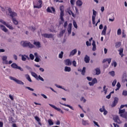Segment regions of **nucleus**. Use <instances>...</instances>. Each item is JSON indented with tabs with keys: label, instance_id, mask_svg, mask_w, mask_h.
Segmentation results:
<instances>
[{
	"label": "nucleus",
	"instance_id": "64",
	"mask_svg": "<svg viewBox=\"0 0 127 127\" xmlns=\"http://www.w3.org/2000/svg\"><path fill=\"white\" fill-rule=\"evenodd\" d=\"M67 12H68V14H69V15H71V14H72V13L73 12L72 11V10L68 9V10H67Z\"/></svg>",
	"mask_w": 127,
	"mask_h": 127
},
{
	"label": "nucleus",
	"instance_id": "29",
	"mask_svg": "<svg viewBox=\"0 0 127 127\" xmlns=\"http://www.w3.org/2000/svg\"><path fill=\"white\" fill-rule=\"evenodd\" d=\"M64 71L65 72H70V71H71V67L68 66H65L64 68Z\"/></svg>",
	"mask_w": 127,
	"mask_h": 127
},
{
	"label": "nucleus",
	"instance_id": "25",
	"mask_svg": "<svg viewBox=\"0 0 127 127\" xmlns=\"http://www.w3.org/2000/svg\"><path fill=\"white\" fill-rule=\"evenodd\" d=\"M95 71L96 75H100V74H101V70L99 68H96Z\"/></svg>",
	"mask_w": 127,
	"mask_h": 127
},
{
	"label": "nucleus",
	"instance_id": "33",
	"mask_svg": "<svg viewBox=\"0 0 127 127\" xmlns=\"http://www.w3.org/2000/svg\"><path fill=\"white\" fill-rule=\"evenodd\" d=\"M63 54H64V52H63V51H62L61 53L59 55V58H60V59H62V58H63Z\"/></svg>",
	"mask_w": 127,
	"mask_h": 127
},
{
	"label": "nucleus",
	"instance_id": "47",
	"mask_svg": "<svg viewBox=\"0 0 127 127\" xmlns=\"http://www.w3.org/2000/svg\"><path fill=\"white\" fill-rule=\"evenodd\" d=\"M25 89H28V90H29L30 91H32V92H33V91H34V89H33V88H31L28 86H26Z\"/></svg>",
	"mask_w": 127,
	"mask_h": 127
},
{
	"label": "nucleus",
	"instance_id": "62",
	"mask_svg": "<svg viewBox=\"0 0 127 127\" xmlns=\"http://www.w3.org/2000/svg\"><path fill=\"white\" fill-rule=\"evenodd\" d=\"M86 79L88 80V81H92V80H93V78L89 77V76H87Z\"/></svg>",
	"mask_w": 127,
	"mask_h": 127
},
{
	"label": "nucleus",
	"instance_id": "46",
	"mask_svg": "<svg viewBox=\"0 0 127 127\" xmlns=\"http://www.w3.org/2000/svg\"><path fill=\"white\" fill-rule=\"evenodd\" d=\"M0 22L3 24L4 25H5L6 24V22L5 21H3V20L0 19Z\"/></svg>",
	"mask_w": 127,
	"mask_h": 127
},
{
	"label": "nucleus",
	"instance_id": "14",
	"mask_svg": "<svg viewBox=\"0 0 127 127\" xmlns=\"http://www.w3.org/2000/svg\"><path fill=\"white\" fill-rule=\"evenodd\" d=\"M60 104L61 105H62L63 106H64L65 107H67L68 108H69V109H70L72 111H74V108H73V107L70 106L69 105L66 104H63V103H62L61 102H60Z\"/></svg>",
	"mask_w": 127,
	"mask_h": 127
},
{
	"label": "nucleus",
	"instance_id": "11",
	"mask_svg": "<svg viewBox=\"0 0 127 127\" xmlns=\"http://www.w3.org/2000/svg\"><path fill=\"white\" fill-rule=\"evenodd\" d=\"M34 45H35L37 48H41V44L40 43V42H36L34 41L33 42Z\"/></svg>",
	"mask_w": 127,
	"mask_h": 127
},
{
	"label": "nucleus",
	"instance_id": "30",
	"mask_svg": "<svg viewBox=\"0 0 127 127\" xmlns=\"http://www.w3.org/2000/svg\"><path fill=\"white\" fill-rule=\"evenodd\" d=\"M85 73H86V67H83L81 71V74L83 76H85Z\"/></svg>",
	"mask_w": 127,
	"mask_h": 127
},
{
	"label": "nucleus",
	"instance_id": "18",
	"mask_svg": "<svg viewBox=\"0 0 127 127\" xmlns=\"http://www.w3.org/2000/svg\"><path fill=\"white\" fill-rule=\"evenodd\" d=\"M82 124L83 126H89V121L88 120H84V119H82Z\"/></svg>",
	"mask_w": 127,
	"mask_h": 127
},
{
	"label": "nucleus",
	"instance_id": "26",
	"mask_svg": "<svg viewBox=\"0 0 127 127\" xmlns=\"http://www.w3.org/2000/svg\"><path fill=\"white\" fill-rule=\"evenodd\" d=\"M5 26L9 28V29H11V30H13V28L12 27V26L10 25L9 24H8V23H6Z\"/></svg>",
	"mask_w": 127,
	"mask_h": 127
},
{
	"label": "nucleus",
	"instance_id": "56",
	"mask_svg": "<svg viewBox=\"0 0 127 127\" xmlns=\"http://www.w3.org/2000/svg\"><path fill=\"white\" fill-rule=\"evenodd\" d=\"M97 14V11L93 9V15L95 16V18H96V15Z\"/></svg>",
	"mask_w": 127,
	"mask_h": 127
},
{
	"label": "nucleus",
	"instance_id": "43",
	"mask_svg": "<svg viewBox=\"0 0 127 127\" xmlns=\"http://www.w3.org/2000/svg\"><path fill=\"white\" fill-rule=\"evenodd\" d=\"M109 74H110V75L111 76H112V77H115V71H112L109 72Z\"/></svg>",
	"mask_w": 127,
	"mask_h": 127
},
{
	"label": "nucleus",
	"instance_id": "9",
	"mask_svg": "<svg viewBox=\"0 0 127 127\" xmlns=\"http://www.w3.org/2000/svg\"><path fill=\"white\" fill-rule=\"evenodd\" d=\"M98 83V80H97V78H94L92 79V82H89L88 83L89 86H94V84H97Z\"/></svg>",
	"mask_w": 127,
	"mask_h": 127
},
{
	"label": "nucleus",
	"instance_id": "5",
	"mask_svg": "<svg viewBox=\"0 0 127 127\" xmlns=\"http://www.w3.org/2000/svg\"><path fill=\"white\" fill-rule=\"evenodd\" d=\"M118 103H119V98L115 97L114 101L112 103V104L111 105L112 108H115L118 105Z\"/></svg>",
	"mask_w": 127,
	"mask_h": 127
},
{
	"label": "nucleus",
	"instance_id": "50",
	"mask_svg": "<svg viewBox=\"0 0 127 127\" xmlns=\"http://www.w3.org/2000/svg\"><path fill=\"white\" fill-rule=\"evenodd\" d=\"M35 119L36 121H37V122H40V119L39 117H38V116H35Z\"/></svg>",
	"mask_w": 127,
	"mask_h": 127
},
{
	"label": "nucleus",
	"instance_id": "15",
	"mask_svg": "<svg viewBox=\"0 0 127 127\" xmlns=\"http://www.w3.org/2000/svg\"><path fill=\"white\" fill-rule=\"evenodd\" d=\"M65 64L66 65V66H70L72 63H71V61H70V59H66L64 61Z\"/></svg>",
	"mask_w": 127,
	"mask_h": 127
},
{
	"label": "nucleus",
	"instance_id": "49",
	"mask_svg": "<svg viewBox=\"0 0 127 127\" xmlns=\"http://www.w3.org/2000/svg\"><path fill=\"white\" fill-rule=\"evenodd\" d=\"M60 10H61V11H64V5H62L60 7Z\"/></svg>",
	"mask_w": 127,
	"mask_h": 127
},
{
	"label": "nucleus",
	"instance_id": "3",
	"mask_svg": "<svg viewBox=\"0 0 127 127\" xmlns=\"http://www.w3.org/2000/svg\"><path fill=\"white\" fill-rule=\"evenodd\" d=\"M9 79L10 80H12V81H14V82L19 85H24V83H23L21 80H19L12 76H9Z\"/></svg>",
	"mask_w": 127,
	"mask_h": 127
},
{
	"label": "nucleus",
	"instance_id": "55",
	"mask_svg": "<svg viewBox=\"0 0 127 127\" xmlns=\"http://www.w3.org/2000/svg\"><path fill=\"white\" fill-rule=\"evenodd\" d=\"M2 64H8V61H7V60H5V61H2Z\"/></svg>",
	"mask_w": 127,
	"mask_h": 127
},
{
	"label": "nucleus",
	"instance_id": "32",
	"mask_svg": "<svg viewBox=\"0 0 127 127\" xmlns=\"http://www.w3.org/2000/svg\"><path fill=\"white\" fill-rule=\"evenodd\" d=\"M125 112H126V109H123V110L119 109V114L120 115H122L123 114H125V113H126Z\"/></svg>",
	"mask_w": 127,
	"mask_h": 127
},
{
	"label": "nucleus",
	"instance_id": "58",
	"mask_svg": "<svg viewBox=\"0 0 127 127\" xmlns=\"http://www.w3.org/2000/svg\"><path fill=\"white\" fill-rule=\"evenodd\" d=\"M47 12L52 13V11L50 9V7H48L47 9Z\"/></svg>",
	"mask_w": 127,
	"mask_h": 127
},
{
	"label": "nucleus",
	"instance_id": "57",
	"mask_svg": "<svg viewBox=\"0 0 127 127\" xmlns=\"http://www.w3.org/2000/svg\"><path fill=\"white\" fill-rule=\"evenodd\" d=\"M107 61L108 63V64H110L111 62H112V58L107 59Z\"/></svg>",
	"mask_w": 127,
	"mask_h": 127
},
{
	"label": "nucleus",
	"instance_id": "61",
	"mask_svg": "<svg viewBox=\"0 0 127 127\" xmlns=\"http://www.w3.org/2000/svg\"><path fill=\"white\" fill-rule=\"evenodd\" d=\"M64 16V11H61L60 17H63Z\"/></svg>",
	"mask_w": 127,
	"mask_h": 127
},
{
	"label": "nucleus",
	"instance_id": "7",
	"mask_svg": "<svg viewBox=\"0 0 127 127\" xmlns=\"http://www.w3.org/2000/svg\"><path fill=\"white\" fill-rule=\"evenodd\" d=\"M113 120L114 121L115 123H117L119 125H121V124L122 123V121H121V120H120V118L118 116H115L113 118Z\"/></svg>",
	"mask_w": 127,
	"mask_h": 127
},
{
	"label": "nucleus",
	"instance_id": "36",
	"mask_svg": "<svg viewBox=\"0 0 127 127\" xmlns=\"http://www.w3.org/2000/svg\"><path fill=\"white\" fill-rule=\"evenodd\" d=\"M106 110V109H105V106H103L102 108H100L99 109V111L101 113H103L104 112V111H105Z\"/></svg>",
	"mask_w": 127,
	"mask_h": 127
},
{
	"label": "nucleus",
	"instance_id": "10",
	"mask_svg": "<svg viewBox=\"0 0 127 127\" xmlns=\"http://www.w3.org/2000/svg\"><path fill=\"white\" fill-rule=\"evenodd\" d=\"M72 31V23H69L67 27V32L68 35H70L71 34V32Z\"/></svg>",
	"mask_w": 127,
	"mask_h": 127
},
{
	"label": "nucleus",
	"instance_id": "34",
	"mask_svg": "<svg viewBox=\"0 0 127 127\" xmlns=\"http://www.w3.org/2000/svg\"><path fill=\"white\" fill-rule=\"evenodd\" d=\"M28 44H29V42L28 43L24 42L22 44V46H23V47H28Z\"/></svg>",
	"mask_w": 127,
	"mask_h": 127
},
{
	"label": "nucleus",
	"instance_id": "16",
	"mask_svg": "<svg viewBox=\"0 0 127 127\" xmlns=\"http://www.w3.org/2000/svg\"><path fill=\"white\" fill-rule=\"evenodd\" d=\"M119 52V55L123 57L124 56V49L123 48H120V49L118 50Z\"/></svg>",
	"mask_w": 127,
	"mask_h": 127
},
{
	"label": "nucleus",
	"instance_id": "48",
	"mask_svg": "<svg viewBox=\"0 0 127 127\" xmlns=\"http://www.w3.org/2000/svg\"><path fill=\"white\" fill-rule=\"evenodd\" d=\"M127 36V35H126V33H125V31H123L122 32V37L123 38H126Z\"/></svg>",
	"mask_w": 127,
	"mask_h": 127
},
{
	"label": "nucleus",
	"instance_id": "8",
	"mask_svg": "<svg viewBox=\"0 0 127 127\" xmlns=\"http://www.w3.org/2000/svg\"><path fill=\"white\" fill-rule=\"evenodd\" d=\"M42 36H43L45 38H53V34L45 33V34H42Z\"/></svg>",
	"mask_w": 127,
	"mask_h": 127
},
{
	"label": "nucleus",
	"instance_id": "28",
	"mask_svg": "<svg viewBox=\"0 0 127 127\" xmlns=\"http://www.w3.org/2000/svg\"><path fill=\"white\" fill-rule=\"evenodd\" d=\"M29 29H30V30L33 32H34V31H35V30H36V28H35V27H33V26H31L29 27Z\"/></svg>",
	"mask_w": 127,
	"mask_h": 127
},
{
	"label": "nucleus",
	"instance_id": "12",
	"mask_svg": "<svg viewBox=\"0 0 127 127\" xmlns=\"http://www.w3.org/2000/svg\"><path fill=\"white\" fill-rule=\"evenodd\" d=\"M84 62L87 64L90 63V57L87 55H86L84 57Z\"/></svg>",
	"mask_w": 127,
	"mask_h": 127
},
{
	"label": "nucleus",
	"instance_id": "59",
	"mask_svg": "<svg viewBox=\"0 0 127 127\" xmlns=\"http://www.w3.org/2000/svg\"><path fill=\"white\" fill-rule=\"evenodd\" d=\"M112 66H114V67H117V62H114L113 63L111 64Z\"/></svg>",
	"mask_w": 127,
	"mask_h": 127
},
{
	"label": "nucleus",
	"instance_id": "23",
	"mask_svg": "<svg viewBox=\"0 0 127 127\" xmlns=\"http://www.w3.org/2000/svg\"><path fill=\"white\" fill-rule=\"evenodd\" d=\"M12 21L15 24V25H17L18 24V21L16 20V19L15 18H14L12 19Z\"/></svg>",
	"mask_w": 127,
	"mask_h": 127
},
{
	"label": "nucleus",
	"instance_id": "21",
	"mask_svg": "<svg viewBox=\"0 0 127 127\" xmlns=\"http://www.w3.org/2000/svg\"><path fill=\"white\" fill-rule=\"evenodd\" d=\"M121 45H122V43L121 42H117L115 44V47L116 48H120Z\"/></svg>",
	"mask_w": 127,
	"mask_h": 127
},
{
	"label": "nucleus",
	"instance_id": "20",
	"mask_svg": "<svg viewBox=\"0 0 127 127\" xmlns=\"http://www.w3.org/2000/svg\"><path fill=\"white\" fill-rule=\"evenodd\" d=\"M31 74L33 77L35 78V79H37V80H38V76L37 75V74L35 73V72L33 71H31Z\"/></svg>",
	"mask_w": 127,
	"mask_h": 127
},
{
	"label": "nucleus",
	"instance_id": "63",
	"mask_svg": "<svg viewBox=\"0 0 127 127\" xmlns=\"http://www.w3.org/2000/svg\"><path fill=\"white\" fill-rule=\"evenodd\" d=\"M70 3L72 5L75 4V0H70Z\"/></svg>",
	"mask_w": 127,
	"mask_h": 127
},
{
	"label": "nucleus",
	"instance_id": "24",
	"mask_svg": "<svg viewBox=\"0 0 127 127\" xmlns=\"http://www.w3.org/2000/svg\"><path fill=\"white\" fill-rule=\"evenodd\" d=\"M65 31H66V29L62 30L60 32L59 36H60V37H62V36H63V35H64V33L65 32Z\"/></svg>",
	"mask_w": 127,
	"mask_h": 127
},
{
	"label": "nucleus",
	"instance_id": "38",
	"mask_svg": "<svg viewBox=\"0 0 127 127\" xmlns=\"http://www.w3.org/2000/svg\"><path fill=\"white\" fill-rule=\"evenodd\" d=\"M96 18H95V16L92 15V23L93 24H96V21H95Z\"/></svg>",
	"mask_w": 127,
	"mask_h": 127
},
{
	"label": "nucleus",
	"instance_id": "1",
	"mask_svg": "<svg viewBox=\"0 0 127 127\" xmlns=\"http://www.w3.org/2000/svg\"><path fill=\"white\" fill-rule=\"evenodd\" d=\"M34 8H41L42 7V0H35L33 2Z\"/></svg>",
	"mask_w": 127,
	"mask_h": 127
},
{
	"label": "nucleus",
	"instance_id": "31",
	"mask_svg": "<svg viewBox=\"0 0 127 127\" xmlns=\"http://www.w3.org/2000/svg\"><path fill=\"white\" fill-rule=\"evenodd\" d=\"M48 122L49 126H53V125H54V123L52 122V120L51 119H49L48 120Z\"/></svg>",
	"mask_w": 127,
	"mask_h": 127
},
{
	"label": "nucleus",
	"instance_id": "45",
	"mask_svg": "<svg viewBox=\"0 0 127 127\" xmlns=\"http://www.w3.org/2000/svg\"><path fill=\"white\" fill-rule=\"evenodd\" d=\"M116 84H117V79H115L112 82L113 87H115V86H116Z\"/></svg>",
	"mask_w": 127,
	"mask_h": 127
},
{
	"label": "nucleus",
	"instance_id": "13",
	"mask_svg": "<svg viewBox=\"0 0 127 127\" xmlns=\"http://www.w3.org/2000/svg\"><path fill=\"white\" fill-rule=\"evenodd\" d=\"M0 28L4 32H7L8 31V30L3 25H0Z\"/></svg>",
	"mask_w": 127,
	"mask_h": 127
},
{
	"label": "nucleus",
	"instance_id": "41",
	"mask_svg": "<svg viewBox=\"0 0 127 127\" xmlns=\"http://www.w3.org/2000/svg\"><path fill=\"white\" fill-rule=\"evenodd\" d=\"M73 26L75 28H78V26L77 25V23H76V21H73Z\"/></svg>",
	"mask_w": 127,
	"mask_h": 127
},
{
	"label": "nucleus",
	"instance_id": "19",
	"mask_svg": "<svg viewBox=\"0 0 127 127\" xmlns=\"http://www.w3.org/2000/svg\"><path fill=\"white\" fill-rule=\"evenodd\" d=\"M121 118H123V119H125V120H127V112H125L123 114L120 115Z\"/></svg>",
	"mask_w": 127,
	"mask_h": 127
},
{
	"label": "nucleus",
	"instance_id": "6",
	"mask_svg": "<svg viewBox=\"0 0 127 127\" xmlns=\"http://www.w3.org/2000/svg\"><path fill=\"white\" fill-rule=\"evenodd\" d=\"M49 106H50V107H52V108L55 109V110H56V111H58V112H60V113H61V114H64V112H63V111H62V110H61V109L57 108L56 106L51 104H49Z\"/></svg>",
	"mask_w": 127,
	"mask_h": 127
},
{
	"label": "nucleus",
	"instance_id": "51",
	"mask_svg": "<svg viewBox=\"0 0 127 127\" xmlns=\"http://www.w3.org/2000/svg\"><path fill=\"white\" fill-rule=\"evenodd\" d=\"M68 25V22H67V21H65L64 22V28H66L67 27V25Z\"/></svg>",
	"mask_w": 127,
	"mask_h": 127
},
{
	"label": "nucleus",
	"instance_id": "27",
	"mask_svg": "<svg viewBox=\"0 0 127 127\" xmlns=\"http://www.w3.org/2000/svg\"><path fill=\"white\" fill-rule=\"evenodd\" d=\"M25 77H26L27 80H28V81H29V82H32V80H31V78H30V76H29V75L26 74Z\"/></svg>",
	"mask_w": 127,
	"mask_h": 127
},
{
	"label": "nucleus",
	"instance_id": "22",
	"mask_svg": "<svg viewBox=\"0 0 127 127\" xmlns=\"http://www.w3.org/2000/svg\"><path fill=\"white\" fill-rule=\"evenodd\" d=\"M76 4L78 6H81L82 4H83V2L82 1H81V0H78L76 1Z\"/></svg>",
	"mask_w": 127,
	"mask_h": 127
},
{
	"label": "nucleus",
	"instance_id": "4",
	"mask_svg": "<svg viewBox=\"0 0 127 127\" xmlns=\"http://www.w3.org/2000/svg\"><path fill=\"white\" fill-rule=\"evenodd\" d=\"M11 67L13 69H18L20 71H23V68H21L20 66H18L16 63H13L11 64Z\"/></svg>",
	"mask_w": 127,
	"mask_h": 127
},
{
	"label": "nucleus",
	"instance_id": "44",
	"mask_svg": "<svg viewBox=\"0 0 127 127\" xmlns=\"http://www.w3.org/2000/svg\"><path fill=\"white\" fill-rule=\"evenodd\" d=\"M118 35H121L122 34V30L121 29H119L117 31Z\"/></svg>",
	"mask_w": 127,
	"mask_h": 127
},
{
	"label": "nucleus",
	"instance_id": "2",
	"mask_svg": "<svg viewBox=\"0 0 127 127\" xmlns=\"http://www.w3.org/2000/svg\"><path fill=\"white\" fill-rule=\"evenodd\" d=\"M7 10L9 13L10 16L11 17V19H13V18H14V17L17 16V13L12 11L11 8H8Z\"/></svg>",
	"mask_w": 127,
	"mask_h": 127
},
{
	"label": "nucleus",
	"instance_id": "35",
	"mask_svg": "<svg viewBox=\"0 0 127 127\" xmlns=\"http://www.w3.org/2000/svg\"><path fill=\"white\" fill-rule=\"evenodd\" d=\"M28 47H29V48H31V49L34 48V45H33L32 44H31V43L29 42Z\"/></svg>",
	"mask_w": 127,
	"mask_h": 127
},
{
	"label": "nucleus",
	"instance_id": "39",
	"mask_svg": "<svg viewBox=\"0 0 127 127\" xmlns=\"http://www.w3.org/2000/svg\"><path fill=\"white\" fill-rule=\"evenodd\" d=\"M34 61L35 62H39V61H40V58H39V57H36L34 60Z\"/></svg>",
	"mask_w": 127,
	"mask_h": 127
},
{
	"label": "nucleus",
	"instance_id": "17",
	"mask_svg": "<svg viewBox=\"0 0 127 127\" xmlns=\"http://www.w3.org/2000/svg\"><path fill=\"white\" fill-rule=\"evenodd\" d=\"M76 53H77V50L75 49L70 52L69 56H74Z\"/></svg>",
	"mask_w": 127,
	"mask_h": 127
},
{
	"label": "nucleus",
	"instance_id": "37",
	"mask_svg": "<svg viewBox=\"0 0 127 127\" xmlns=\"http://www.w3.org/2000/svg\"><path fill=\"white\" fill-rule=\"evenodd\" d=\"M106 85H104V87H103V91H104V93L106 94H107V92H108V88H106Z\"/></svg>",
	"mask_w": 127,
	"mask_h": 127
},
{
	"label": "nucleus",
	"instance_id": "52",
	"mask_svg": "<svg viewBox=\"0 0 127 127\" xmlns=\"http://www.w3.org/2000/svg\"><path fill=\"white\" fill-rule=\"evenodd\" d=\"M38 79H40L41 81H42V82H44V79L42 77H41V76L39 75L38 76Z\"/></svg>",
	"mask_w": 127,
	"mask_h": 127
},
{
	"label": "nucleus",
	"instance_id": "42",
	"mask_svg": "<svg viewBox=\"0 0 127 127\" xmlns=\"http://www.w3.org/2000/svg\"><path fill=\"white\" fill-rule=\"evenodd\" d=\"M21 59L22 61H26V57L24 56V55L21 56Z\"/></svg>",
	"mask_w": 127,
	"mask_h": 127
},
{
	"label": "nucleus",
	"instance_id": "53",
	"mask_svg": "<svg viewBox=\"0 0 127 127\" xmlns=\"http://www.w3.org/2000/svg\"><path fill=\"white\" fill-rule=\"evenodd\" d=\"M122 95H123V96H127V91H126V90H124V91H123Z\"/></svg>",
	"mask_w": 127,
	"mask_h": 127
},
{
	"label": "nucleus",
	"instance_id": "40",
	"mask_svg": "<svg viewBox=\"0 0 127 127\" xmlns=\"http://www.w3.org/2000/svg\"><path fill=\"white\" fill-rule=\"evenodd\" d=\"M30 59L31 60H34V56H33V54H30L29 55Z\"/></svg>",
	"mask_w": 127,
	"mask_h": 127
},
{
	"label": "nucleus",
	"instance_id": "54",
	"mask_svg": "<svg viewBox=\"0 0 127 127\" xmlns=\"http://www.w3.org/2000/svg\"><path fill=\"white\" fill-rule=\"evenodd\" d=\"M7 57L6 56H4L2 57V61L7 60Z\"/></svg>",
	"mask_w": 127,
	"mask_h": 127
},
{
	"label": "nucleus",
	"instance_id": "60",
	"mask_svg": "<svg viewBox=\"0 0 127 127\" xmlns=\"http://www.w3.org/2000/svg\"><path fill=\"white\" fill-rule=\"evenodd\" d=\"M93 124H94V125L96 126V127H100V125H99L98 122H96V121H93Z\"/></svg>",
	"mask_w": 127,
	"mask_h": 127
}]
</instances>
